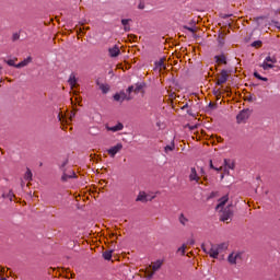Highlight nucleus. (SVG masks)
Masks as SVG:
<instances>
[{"label": "nucleus", "mask_w": 280, "mask_h": 280, "mask_svg": "<svg viewBox=\"0 0 280 280\" xmlns=\"http://www.w3.org/2000/svg\"><path fill=\"white\" fill-rule=\"evenodd\" d=\"M130 21L131 19H122L121 25L124 26V32H130Z\"/></svg>", "instance_id": "f3484780"}, {"label": "nucleus", "mask_w": 280, "mask_h": 280, "mask_svg": "<svg viewBox=\"0 0 280 280\" xmlns=\"http://www.w3.org/2000/svg\"><path fill=\"white\" fill-rule=\"evenodd\" d=\"M95 83H96V86H98L100 91H102L104 95H106V93L110 91V85H108V83H101L100 79H96Z\"/></svg>", "instance_id": "9d476101"}, {"label": "nucleus", "mask_w": 280, "mask_h": 280, "mask_svg": "<svg viewBox=\"0 0 280 280\" xmlns=\"http://www.w3.org/2000/svg\"><path fill=\"white\" fill-rule=\"evenodd\" d=\"M19 38H21V35H19V33H14L12 35V40L15 42V40H19Z\"/></svg>", "instance_id": "72a5a7b5"}, {"label": "nucleus", "mask_w": 280, "mask_h": 280, "mask_svg": "<svg viewBox=\"0 0 280 280\" xmlns=\"http://www.w3.org/2000/svg\"><path fill=\"white\" fill-rule=\"evenodd\" d=\"M110 58H117L121 54V50H119L118 46H114L108 49Z\"/></svg>", "instance_id": "ddd939ff"}, {"label": "nucleus", "mask_w": 280, "mask_h": 280, "mask_svg": "<svg viewBox=\"0 0 280 280\" xmlns=\"http://www.w3.org/2000/svg\"><path fill=\"white\" fill-rule=\"evenodd\" d=\"M141 91H143V84L137 83L136 85H133V93L136 95H139V93H141Z\"/></svg>", "instance_id": "4be33fe9"}, {"label": "nucleus", "mask_w": 280, "mask_h": 280, "mask_svg": "<svg viewBox=\"0 0 280 280\" xmlns=\"http://www.w3.org/2000/svg\"><path fill=\"white\" fill-rule=\"evenodd\" d=\"M189 244L192 246V244H195V241H194V240H190V241H189Z\"/></svg>", "instance_id": "37998d69"}, {"label": "nucleus", "mask_w": 280, "mask_h": 280, "mask_svg": "<svg viewBox=\"0 0 280 280\" xmlns=\"http://www.w3.org/2000/svg\"><path fill=\"white\" fill-rule=\"evenodd\" d=\"M25 180H32V171L30 168L26 170V173L24 175Z\"/></svg>", "instance_id": "c85d7f7f"}, {"label": "nucleus", "mask_w": 280, "mask_h": 280, "mask_svg": "<svg viewBox=\"0 0 280 280\" xmlns=\"http://www.w3.org/2000/svg\"><path fill=\"white\" fill-rule=\"evenodd\" d=\"M201 248H202L203 253L209 255V257H211L212 259H218V256L220 255V252H219L218 246L215 244H211V247L209 249L207 248V246H205V244H202Z\"/></svg>", "instance_id": "7ed1b4c3"}, {"label": "nucleus", "mask_w": 280, "mask_h": 280, "mask_svg": "<svg viewBox=\"0 0 280 280\" xmlns=\"http://www.w3.org/2000/svg\"><path fill=\"white\" fill-rule=\"evenodd\" d=\"M103 257L104 259H106V261H110V259L113 258V252L112 250L104 252Z\"/></svg>", "instance_id": "393cba45"}, {"label": "nucleus", "mask_w": 280, "mask_h": 280, "mask_svg": "<svg viewBox=\"0 0 280 280\" xmlns=\"http://www.w3.org/2000/svg\"><path fill=\"white\" fill-rule=\"evenodd\" d=\"M73 117H75V114H72V115L70 116V119H73Z\"/></svg>", "instance_id": "c03bdc74"}, {"label": "nucleus", "mask_w": 280, "mask_h": 280, "mask_svg": "<svg viewBox=\"0 0 280 280\" xmlns=\"http://www.w3.org/2000/svg\"><path fill=\"white\" fill-rule=\"evenodd\" d=\"M211 196L213 197V196H214V194L212 192V194H211Z\"/></svg>", "instance_id": "49530a36"}, {"label": "nucleus", "mask_w": 280, "mask_h": 280, "mask_svg": "<svg viewBox=\"0 0 280 280\" xmlns=\"http://www.w3.org/2000/svg\"><path fill=\"white\" fill-rule=\"evenodd\" d=\"M30 62H32V57H27L26 59H24L23 61L18 63L15 66V69H23V67H27V65H30Z\"/></svg>", "instance_id": "dca6fc26"}, {"label": "nucleus", "mask_w": 280, "mask_h": 280, "mask_svg": "<svg viewBox=\"0 0 280 280\" xmlns=\"http://www.w3.org/2000/svg\"><path fill=\"white\" fill-rule=\"evenodd\" d=\"M162 266H163V260H161V259L152 262V266H151L152 271L158 272V270H161Z\"/></svg>", "instance_id": "2eb2a0df"}, {"label": "nucleus", "mask_w": 280, "mask_h": 280, "mask_svg": "<svg viewBox=\"0 0 280 280\" xmlns=\"http://www.w3.org/2000/svg\"><path fill=\"white\" fill-rule=\"evenodd\" d=\"M130 100H132V96L131 95H128V94H126V92H124V91H121V92H119V93H116L115 95H114V101L115 102H119L120 104L122 103V102H130Z\"/></svg>", "instance_id": "423d86ee"}, {"label": "nucleus", "mask_w": 280, "mask_h": 280, "mask_svg": "<svg viewBox=\"0 0 280 280\" xmlns=\"http://www.w3.org/2000/svg\"><path fill=\"white\" fill-rule=\"evenodd\" d=\"M69 84H70V86L73 89V86H75V84H77V80H75V75H71L70 78H69Z\"/></svg>", "instance_id": "a878e982"}, {"label": "nucleus", "mask_w": 280, "mask_h": 280, "mask_svg": "<svg viewBox=\"0 0 280 280\" xmlns=\"http://www.w3.org/2000/svg\"><path fill=\"white\" fill-rule=\"evenodd\" d=\"M228 80H229V71L222 70L221 74L217 81V85L222 86V84H226Z\"/></svg>", "instance_id": "1a4fd4ad"}, {"label": "nucleus", "mask_w": 280, "mask_h": 280, "mask_svg": "<svg viewBox=\"0 0 280 280\" xmlns=\"http://www.w3.org/2000/svg\"><path fill=\"white\" fill-rule=\"evenodd\" d=\"M215 246L219 253H222V250H226V248H229V243H221V244H217Z\"/></svg>", "instance_id": "5701e85b"}, {"label": "nucleus", "mask_w": 280, "mask_h": 280, "mask_svg": "<svg viewBox=\"0 0 280 280\" xmlns=\"http://www.w3.org/2000/svg\"><path fill=\"white\" fill-rule=\"evenodd\" d=\"M106 130H108L109 132H119L120 130H124V124L118 122L116 126L114 127H108L106 126Z\"/></svg>", "instance_id": "4468645a"}, {"label": "nucleus", "mask_w": 280, "mask_h": 280, "mask_svg": "<svg viewBox=\"0 0 280 280\" xmlns=\"http://www.w3.org/2000/svg\"><path fill=\"white\" fill-rule=\"evenodd\" d=\"M138 8H139V10H144V8H145V4H143V3H140V4L138 5Z\"/></svg>", "instance_id": "ea45409f"}, {"label": "nucleus", "mask_w": 280, "mask_h": 280, "mask_svg": "<svg viewBox=\"0 0 280 280\" xmlns=\"http://www.w3.org/2000/svg\"><path fill=\"white\" fill-rule=\"evenodd\" d=\"M154 198H155L154 196L149 197L148 194H145L144 191H141V192H139L136 201L137 202H148V200H154Z\"/></svg>", "instance_id": "9b49d317"}, {"label": "nucleus", "mask_w": 280, "mask_h": 280, "mask_svg": "<svg viewBox=\"0 0 280 280\" xmlns=\"http://www.w3.org/2000/svg\"><path fill=\"white\" fill-rule=\"evenodd\" d=\"M185 30H188V32H191V34L196 33V30H194V27L185 26Z\"/></svg>", "instance_id": "e433bc0d"}, {"label": "nucleus", "mask_w": 280, "mask_h": 280, "mask_svg": "<svg viewBox=\"0 0 280 280\" xmlns=\"http://www.w3.org/2000/svg\"><path fill=\"white\" fill-rule=\"evenodd\" d=\"M189 180L190 183H199L200 182V176H198V172L196 171V167L190 168V174H189Z\"/></svg>", "instance_id": "f8f14e48"}, {"label": "nucleus", "mask_w": 280, "mask_h": 280, "mask_svg": "<svg viewBox=\"0 0 280 280\" xmlns=\"http://www.w3.org/2000/svg\"><path fill=\"white\" fill-rule=\"evenodd\" d=\"M186 250H187V245L183 244V245L177 249V253H180L182 256H185Z\"/></svg>", "instance_id": "bb28decb"}, {"label": "nucleus", "mask_w": 280, "mask_h": 280, "mask_svg": "<svg viewBox=\"0 0 280 280\" xmlns=\"http://www.w3.org/2000/svg\"><path fill=\"white\" fill-rule=\"evenodd\" d=\"M121 150H124V144L117 143L116 145L109 148L107 153L112 159H115V156L118 154V152H121Z\"/></svg>", "instance_id": "6e6552de"}, {"label": "nucleus", "mask_w": 280, "mask_h": 280, "mask_svg": "<svg viewBox=\"0 0 280 280\" xmlns=\"http://www.w3.org/2000/svg\"><path fill=\"white\" fill-rule=\"evenodd\" d=\"M221 222H225L229 224L231 220H233V210L231 209V206H228L220 214Z\"/></svg>", "instance_id": "20e7f679"}, {"label": "nucleus", "mask_w": 280, "mask_h": 280, "mask_svg": "<svg viewBox=\"0 0 280 280\" xmlns=\"http://www.w3.org/2000/svg\"><path fill=\"white\" fill-rule=\"evenodd\" d=\"M254 77L257 78V80H261L262 82H268V78L261 77L258 72H254Z\"/></svg>", "instance_id": "cd10ccee"}, {"label": "nucleus", "mask_w": 280, "mask_h": 280, "mask_svg": "<svg viewBox=\"0 0 280 280\" xmlns=\"http://www.w3.org/2000/svg\"><path fill=\"white\" fill-rule=\"evenodd\" d=\"M154 272H155V271L149 272V273H148V279H152V277H154Z\"/></svg>", "instance_id": "58836bf2"}, {"label": "nucleus", "mask_w": 280, "mask_h": 280, "mask_svg": "<svg viewBox=\"0 0 280 280\" xmlns=\"http://www.w3.org/2000/svg\"><path fill=\"white\" fill-rule=\"evenodd\" d=\"M261 46V40H255L253 44H252V47H260Z\"/></svg>", "instance_id": "f704fd0d"}, {"label": "nucleus", "mask_w": 280, "mask_h": 280, "mask_svg": "<svg viewBox=\"0 0 280 280\" xmlns=\"http://www.w3.org/2000/svg\"><path fill=\"white\" fill-rule=\"evenodd\" d=\"M156 66H158L160 69H165V62L163 61V59H160V60L156 62Z\"/></svg>", "instance_id": "7c9ffc66"}, {"label": "nucleus", "mask_w": 280, "mask_h": 280, "mask_svg": "<svg viewBox=\"0 0 280 280\" xmlns=\"http://www.w3.org/2000/svg\"><path fill=\"white\" fill-rule=\"evenodd\" d=\"M210 167H211V170H215V172H222V167H215V166H213V161H211L210 160Z\"/></svg>", "instance_id": "2f4dec72"}, {"label": "nucleus", "mask_w": 280, "mask_h": 280, "mask_svg": "<svg viewBox=\"0 0 280 280\" xmlns=\"http://www.w3.org/2000/svg\"><path fill=\"white\" fill-rule=\"evenodd\" d=\"M215 62H219V65H226V56L220 55L214 57Z\"/></svg>", "instance_id": "aec40b11"}, {"label": "nucleus", "mask_w": 280, "mask_h": 280, "mask_svg": "<svg viewBox=\"0 0 280 280\" xmlns=\"http://www.w3.org/2000/svg\"><path fill=\"white\" fill-rule=\"evenodd\" d=\"M16 58L15 59H9V60H4L5 63L9 65V67H16Z\"/></svg>", "instance_id": "c756f323"}, {"label": "nucleus", "mask_w": 280, "mask_h": 280, "mask_svg": "<svg viewBox=\"0 0 280 280\" xmlns=\"http://www.w3.org/2000/svg\"><path fill=\"white\" fill-rule=\"evenodd\" d=\"M179 224H182L183 226H187V222H189V219H187V217H185L184 213H180L179 214Z\"/></svg>", "instance_id": "412c9836"}, {"label": "nucleus", "mask_w": 280, "mask_h": 280, "mask_svg": "<svg viewBox=\"0 0 280 280\" xmlns=\"http://www.w3.org/2000/svg\"><path fill=\"white\" fill-rule=\"evenodd\" d=\"M69 164V160H65L62 163H61V165H60V170H61V172H63V174H62V176H61V180L63 182V183H67V180H69V178H75L77 176H75V172H73V171H69L68 173H67V165Z\"/></svg>", "instance_id": "f257e3e1"}, {"label": "nucleus", "mask_w": 280, "mask_h": 280, "mask_svg": "<svg viewBox=\"0 0 280 280\" xmlns=\"http://www.w3.org/2000/svg\"><path fill=\"white\" fill-rule=\"evenodd\" d=\"M226 202H229V195L223 196L219 200V205L217 206V209H222V207H224L226 205Z\"/></svg>", "instance_id": "6ab92c4d"}, {"label": "nucleus", "mask_w": 280, "mask_h": 280, "mask_svg": "<svg viewBox=\"0 0 280 280\" xmlns=\"http://www.w3.org/2000/svg\"><path fill=\"white\" fill-rule=\"evenodd\" d=\"M224 163H225V165H228V167H229L230 170H233V164H229V161H228V160H224Z\"/></svg>", "instance_id": "4c0bfd02"}, {"label": "nucleus", "mask_w": 280, "mask_h": 280, "mask_svg": "<svg viewBox=\"0 0 280 280\" xmlns=\"http://www.w3.org/2000/svg\"><path fill=\"white\" fill-rule=\"evenodd\" d=\"M218 43L219 45H224V35H219Z\"/></svg>", "instance_id": "473e14b6"}, {"label": "nucleus", "mask_w": 280, "mask_h": 280, "mask_svg": "<svg viewBox=\"0 0 280 280\" xmlns=\"http://www.w3.org/2000/svg\"><path fill=\"white\" fill-rule=\"evenodd\" d=\"M247 102H255V98H253V96L249 95V96L247 97Z\"/></svg>", "instance_id": "a19ab883"}, {"label": "nucleus", "mask_w": 280, "mask_h": 280, "mask_svg": "<svg viewBox=\"0 0 280 280\" xmlns=\"http://www.w3.org/2000/svg\"><path fill=\"white\" fill-rule=\"evenodd\" d=\"M176 145L174 144V142H172L171 144L166 145L164 148V152L167 154L168 152H174Z\"/></svg>", "instance_id": "b1692460"}, {"label": "nucleus", "mask_w": 280, "mask_h": 280, "mask_svg": "<svg viewBox=\"0 0 280 280\" xmlns=\"http://www.w3.org/2000/svg\"><path fill=\"white\" fill-rule=\"evenodd\" d=\"M221 178H224V175H221Z\"/></svg>", "instance_id": "a18cd8bd"}, {"label": "nucleus", "mask_w": 280, "mask_h": 280, "mask_svg": "<svg viewBox=\"0 0 280 280\" xmlns=\"http://www.w3.org/2000/svg\"><path fill=\"white\" fill-rule=\"evenodd\" d=\"M250 117V110L249 109H243L240 112V114L236 116L237 124H244L246 119Z\"/></svg>", "instance_id": "0eeeda50"}, {"label": "nucleus", "mask_w": 280, "mask_h": 280, "mask_svg": "<svg viewBox=\"0 0 280 280\" xmlns=\"http://www.w3.org/2000/svg\"><path fill=\"white\" fill-rule=\"evenodd\" d=\"M242 253L241 252H233L229 255L228 261L231 266H235L238 261H242Z\"/></svg>", "instance_id": "39448f33"}, {"label": "nucleus", "mask_w": 280, "mask_h": 280, "mask_svg": "<svg viewBox=\"0 0 280 280\" xmlns=\"http://www.w3.org/2000/svg\"><path fill=\"white\" fill-rule=\"evenodd\" d=\"M127 93L130 95V93H135V85H131L127 89Z\"/></svg>", "instance_id": "c9c22d12"}, {"label": "nucleus", "mask_w": 280, "mask_h": 280, "mask_svg": "<svg viewBox=\"0 0 280 280\" xmlns=\"http://www.w3.org/2000/svg\"><path fill=\"white\" fill-rule=\"evenodd\" d=\"M0 198H8L10 201L14 198V192L12 190H9L8 194H5L3 190H0Z\"/></svg>", "instance_id": "a211bd4d"}, {"label": "nucleus", "mask_w": 280, "mask_h": 280, "mask_svg": "<svg viewBox=\"0 0 280 280\" xmlns=\"http://www.w3.org/2000/svg\"><path fill=\"white\" fill-rule=\"evenodd\" d=\"M186 108H189V104L187 103L182 107V110H185Z\"/></svg>", "instance_id": "79ce46f5"}, {"label": "nucleus", "mask_w": 280, "mask_h": 280, "mask_svg": "<svg viewBox=\"0 0 280 280\" xmlns=\"http://www.w3.org/2000/svg\"><path fill=\"white\" fill-rule=\"evenodd\" d=\"M275 65H277V57L267 56L259 67L264 69V71H268L269 69H275Z\"/></svg>", "instance_id": "f03ea898"}]
</instances>
